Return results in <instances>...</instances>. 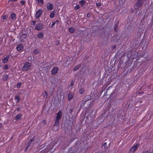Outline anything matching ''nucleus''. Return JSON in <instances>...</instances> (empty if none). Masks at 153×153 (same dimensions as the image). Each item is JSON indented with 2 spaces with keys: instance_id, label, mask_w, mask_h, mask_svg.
<instances>
[{
  "instance_id": "11",
  "label": "nucleus",
  "mask_w": 153,
  "mask_h": 153,
  "mask_svg": "<svg viewBox=\"0 0 153 153\" xmlns=\"http://www.w3.org/2000/svg\"><path fill=\"white\" fill-rule=\"evenodd\" d=\"M47 6L48 9L50 10H52L53 8V7L52 4L50 3L47 4Z\"/></svg>"
},
{
  "instance_id": "38",
  "label": "nucleus",
  "mask_w": 153,
  "mask_h": 153,
  "mask_svg": "<svg viewBox=\"0 0 153 153\" xmlns=\"http://www.w3.org/2000/svg\"><path fill=\"white\" fill-rule=\"evenodd\" d=\"M117 25H115V27H114V30L115 31H116L117 30Z\"/></svg>"
},
{
  "instance_id": "45",
  "label": "nucleus",
  "mask_w": 153,
  "mask_h": 153,
  "mask_svg": "<svg viewBox=\"0 0 153 153\" xmlns=\"http://www.w3.org/2000/svg\"><path fill=\"white\" fill-rule=\"evenodd\" d=\"M144 93L143 92H140V94H141V95H142V94H143Z\"/></svg>"
},
{
  "instance_id": "36",
  "label": "nucleus",
  "mask_w": 153,
  "mask_h": 153,
  "mask_svg": "<svg viewBox=\"0 0 153 153\" xmlns=\"http://www.w3.org/2000/svg\"><path fill=\"white\" fill-rule=\"evenodd\" d=\"M87 16L88 18H89L90 17V13H88L87 14Z\"/></svg>"
},
{
  "instance_id": "31",
  "label": "nucleus",
  "mask_w": 153,
  "mask_h": 153,
  "mask_svg": "<svg viewBox=\"0 0 153 153\" xmlns=\"http://www.w3.org/2000/svg\"><path fill=\"white\" fill-rule=\"evenodd\" d=\"M35 22H36V21H33L31 23V24L33 25H35Z\"/></svg>"
},
{
  "instance_id": "28",
  "label": "nucleus",
  "mask_w": 153,
  "mask_h": 153,
  "mask_svg": "<svg viewBox=\"0 0 153 153\" xmlns=\"http://www.w3.org/2000/svg\"><path fill=\"white\" fill-rule=\"evenodd\" d=\"M80 7V6L79 5L76 4V6L74 7V8L76 10H78Z\"/></svg>"
},
{
  "instance_id": "21",
  "label": "nucleus",
  "mask_w": 153,
  "mask_h": 153,
  "mask_svg": "<svg viewBox=\"0 0 153 153\" xmlns=\"http://www.w3.org/2000/svg\"><path fill=\"white\" fill-rule=\"evenodd\" d=\"M37 1L38 4L39 5H42L43 4V0H37Z\"/></svg>"
},
{
  "instance_id": "33",
  "label": "nucleus",
  "mask_w": 153,
  "mask_h": 153,
  "mask_svg": "<svg viewBox=\"0 0 153 153\" xmlns=\"http://www.w3.org/2000/svg\"><path fill=\"white\" fill-rule=\"evenodd\" d=\"M8 68V66L7 65H4L3 67V68L5 69H7Z\"/></svg>"
},
{
  "instance_id": "6",
  "label": "nucleus",
  "mask_w": 153,
  "mask_h": 153,
  "mask_svg": "<svg viewBox=\"0 0 153 153\" xmlns=\"http://www.w3.org/2000/svg\"><path fill=\"white\" fill-rule=\"evenodd\" d=\"M56 115V120H59L62 117V112L61 111H59L57 113Z\"/></svg>"
},
{
  "instance_id": "22",
  "label": "nucleus",
  "mask_w": 153,
  "mask_h": 153,
  "mask_svg": "<svg viewBox=\"0 0 153 153\" xmlns=\"http://www.w3.org/2000/svg\"><path fill=\"white\" fill-rule=\"evenodd\" d=\"M79 3L82 5V6H83L85 4V1L84 0H82L79 1Z\"/></svg>"
},
{
  "instance_id": "25",
  "label": "nucleus",
  "mask_w": 153,
  "mask_h": 153,
  "mask_svg": "<svg viewBox=\"0 0 153 153\" xmlns=\"http://www.w3.org/2000/svg\"><path fill=\"white\" fill-rule=\"evenodd\" d=\"M21 85H22V84L21 82H19L17 85V86H16L17 88H19L20 87Z\"/></svg>"
},
{
  "instance_id": "10",
  "label": "nucleus",
  "mask_w": 153,
  "mask_h": 153,
  "mask_svg": "<svg viewBox=\"0 0 153 153\" xmlns=\"http://www.w3.org/2000/svg\"><path fill=\"white\" fill-rule=\"evenodd\" d=\"M10 55H7V56L4 58L2 60V62L3 63H7L10 57Z\"/></svg>"
},
{
  "instance_id": "16",
  "label": "nucleus",
  "mask_w": 153,
  "mask_h": 153,
  "mask_svg": "<svg viewBox=\"0 0 153 153\" xmlns=\"http://www.w3.org/2000/svg\"><path fill=\"white\" fill-rule=\"evenodd\" d=\"M44 33L42 32L39 33L38 34V36L39 38H42L43 37Z\"/></svg>"
},
{
  "instance_id": "37",
  "label": "nucleus",
  "mask_w": 153,
  "mask_h": 153,
  "mask_svg": "<svg viewBox=\"0 0 153 153\" xmlns=\"http://www.w3.org/2000/svg\"><path fill=\"white\" fill-rule=\"evenodd\" d=\"M74 81H72L71 82V86H72L74 85Z\"/></svg>"
},
{
  "instance_id": "4",
  "label": "nucleus",
  "mask_w": 153,
  "mask_h": 153,
  "mask_svg": "<svg viewBox=\"0 0 153 153\" xmlns=\"http://www.w3.org/2000/svg\"><path fill=\"white\" fill-rule=\"evenodd\" d=\"M143 0H138L137 2L135 4L134 8L135 9H138L142 5L143 3Z\"/></svg>"
},
{
  "instance_id": "14",
  "label": "nucleus",
  "mask_w": 153,
  "mask_h": 153,
  "mask_svg": "<svg viewBox=\"0 0 153 153\" xmlns=\"http://www.w3.org/2000/svg\"><path fill=\"white\" fill-rule=\"evenodd\" d=\"M10 17L12 19H16V16L15 13H13L11 14Z\"/></svg>"
},
{
  "instance_id": "8",
  "label": "nucleus",
  "mask_w": 153,
  "mask_h": 153,
  "mask_svg": "<svg viewBox=\"0 0 153 153\" xmlns=\"http://www.w3.org/2000/svg\"><path fill=\"white\" fill-rule=\"evenodd\" d=\"M23 48L24 47L22 44H20L17 46L16 48L18 51H20L22 50Z\"/></svg>"
},
{
  "instance_id": "29",
  "label": "nucleus",
  "mask_w": 153,
  "mask_h": 153,
  "mask_svg": "<svg viewBox=\"0 0 153 153\" xmlns=\"http://www.w3.org/2000/svg\"><path fill=\"white\" fill-rule=\"evenodd\" d=\"M20 3L22 5H24L25 3V2L24 0H22L20 1Z\"/></svg>"
},
{
  "instance_id": "30",
  "label": "nucleus",
  "mask_w": 153,
  "mask_h": 153,
  "mask_svg": "<svg viewBox=\"0 0 153 153\" xmlns=\"http://www.w3.org/2000/svg\"><path fill=\"white\" fill-rule=\"evenodd\" d=\"M107 143H106V142H105L103 144L102 146L104 147V148H106V146H107Z\"/></svg>"
},
{
  "instance_id": "20",
  "label": "nucleus",
  "mask_w": 153,
  "mask_h": 153,
  "mask_svg": "<svg viewBox=\"0 0 153 153\" xmlns=\"http://www.w3.org/2000/svg\"><path fill=\"white\" fill-rule=\"evenodd\" d=\"M81 65L80 64H79L76 66H75L74 69V71H76L80 67Z\"/></svg>"
},
{
  "instance_id": "42",
  "label": "nucleus",
  "mask_w": 153,
  "mask_h": 153,
  "mask_svg": "<svg viewBox=\"0 0 153 153\" xmlns=\"http://www.w3.org/2000/svg\"><path fill=\"white\" fill-rule=\"evenodd\" d=\"M42 122H43V124H45L46 123V121L45 120H43Z\"/></svg>"
},
{
  "instance_id": "39",
  "label": "nucleus",
  "mask_w": 153,
  "mask_h": 153,
  "mask_svg": "<svg viewBox=\"0 0 153 153\" xmlns=\"http://www.w3.org/2000/svg\"><path fill=\"white\" fill-rule=\"evenodd\" d=\"M18 0H9V1L15 2L17 1Z\"/></svg>"
},
{
  "instance_id": "27",
  "label": "nucleus",
  "mask_w": 153,
  "mask_h": 153,
  "mask_svg": "<svg viewBox=\"0 0 153 153\" xmlns=\"http://www.w3.org/2000/svg\"><path fill=\"white\" fill-rule=\"evenodd\" d=\"M7 18H8V16L7 15L3 16L2 17V19L3 20H6V19H7Z\"/></svg>"
},
{
  "instance_id": "2",
  "label": "nucleus",
  "mask_w": 153,
  "mask_h": 153,
  "mask_svg": "<svg viewBox=\"0 0 153 153\" xmlns=\"http://www.w3.org/2000/svg\"><path fill=\"white\" fill-rule=\"evenodd\" d=\"M44 27V25L42 23H40L37 24L35 28V29L37 30H39L43 29Z\"/></svg>"
},
{
  "instance_id": "41",
  "label": "nucleus",
  "mask_w": 153,
  "mask_h": 153,
  "mask_svg": "<svg viewBox=\"0 0 153 153\" xmlns=\"http://www.w3.org/2000/svg\"><path fill=\"white\" fill-rule=\"evenodd\" d=\"M33 138H32V139H31L29 141V143H31L32 141H33Z\"/></svg>"
},
{
  "instance_id": "35",
  "label": "nucleus",
  "mask_w": 153,
  "mask_h": 153,
  "mask_svg": "<svg viewBox=\"0 0 153 153\" xmlns=\"http://www.w3.org/2000/svg\"><path fill=\"white\" fill-rule=\"evenodd\" d=\"M96 5L98 7H99L100 6L101 4L100 3H97L96 4Z\"/></svg>"
},
{
  "instance_id": "44",
  "label": "nucleus",
  "mask_w": 153,
  "mask_h": 153,
  "mask_svg": "<svg viewBox=\"0 0 153 153\" xmlns=\"http://www.w3.org/2000/svg\"><path fill=\"white\" fill-rule=\"evenodd\" d=\"M56 22V23H57V24H58V20H56V22Z\"/></svg>"
},
{
  "instance_id": "23",
  "label": "nucleus",
  "mask_w": 153,
  "mask_h": 153,
  "mask_svg": "<svg viewBox=\"0 0 153 153\" xmlns=\"http://www.w3.org/2000/svg\"><path fill=\"white\" fill-rule=\"evenodd\" d=\"M85 91L84 89L83 88H81L79 90V93L81 94H83Z\"/></svg>"
},
{
  "instance_id": "5",
  "label": "nucleus",
  "mask_w": 153,
  "mask_h": 153,
  "mask_svg": "<svg viewBox=\"0 0 153 153\" xmlns=\"http://www.w3.org/2000/svg\"><path fill=\"white\" fill-rule=\"evenodd\" d=\"M139 145L138 144H137L135 146H133L131 149L129 153H134L136 151L139 147Z\"/></svg>"
},
{
  "instance_id": "26",
  "label": "nucleus",
  "mask_w": 153,
  "mask_h": 153,
  "mask_svg": "<svg viewBox=\"0 0 153 153\" xmlns=\"http://www.w3.org/2000/svg\"><path fill=\"white\" fill-rule=\"evenodd\" d=\"M39 52V51L38 49H35L33 51V53L35 54H37Z\"/></svg>"
},
{
  "instance_id": "17",
  "label": "nucleus",
  "mask_w": 153,
  "mask_h": 153,
  "mask_svg": "<svg viewBox=\"0 0 153 153\" xmlns=\"http://www.w3.org/2000/svg\"><path fill=\"white\" fill-rule=\"evenodd\" d=\"M55 13V12L54 11H52L51 13H50V17L51 18H53L54 17Z\"/></svg>"
},
{
  "instance_id": "12",
  "label": "nucleus",
  "mask_w": 153,
  "mask_h": 153,
  "mask_svg": "<svg viewBox=\"0 0 153 153\" xmlns=\"http://www.w3.org/2000/svg\"><path fill=\"white\" fill-rule=\"evenodd\" d=\"M22 116V114H18L15 118V120H18L20 119Z\"/></svg>"
},
{
  "instance_id": "1",
  "label": "nucleus",
  "mask_w": 153,
  "mask_h": 153,
  "mask_svg": "<svg viewBox=\"0 0 153 153\" xmlns=\"http://www.w3.org/2000/svg\"><path fill=\"white\" fill-rule=\"evenodd\" d=\"M31 66V63L28 62H26L24 64L22 68V70L23 71H26L30 69Z\"/></svg>"
},
{
  "instance_id": "32",
  "label": "nucleus",
  "mask_w": 153,
  "mask_h": 153,
  "mask_svg": "<svg viewBox=\"0 0 153 153\" xmlns=\"http://www.w3.org/2000/svg\"><path fill=\"white\" fill-rule=\"evenodd\" d=\"M56 24L55 22H53L52 23V24H51V27H53V26L55 25Z\"/></svg>"
},
{
  "instance_id": "40",
  "label": "nucleus",
  "mask_w": 153,
  "mask_h": 153,
  "mask_svg": "<svg viewBox=\"0 0 153 153\" xmlns=\"http://www.w3.org/2000/svg\"><path fill=\"white\" fill-rule=\"evenodd\" d=\"M20 110V108H19V107L17 108H16V110L18 111H19Z\"/></svg>"
},
{
  "instance_id": "18",
  "label": "nucleus",
  "mask_w": 153,
  "mask_h": 153,
  "mask_svg": "<svg viewBox=\"0 0 153 153\" xmlns=\"http://www.w3.org/2000/svg\"><path fill=\"white\" fill-rule=\"evenodd\" d=\"M14 100L16 102V103H18L20 100V97L19 96H16L15 97Z\"/></svg>"
},
{
  "instance_id": "43",
  "label": "nucleus",
  "mask_w": 153,
  "mask_h": 153,
  "mask_svg": "<svg viewBox=\"0 0 153 153\" xmlns=\"http://www.w3.org/2000/svg\"><path fill=\"white\" fill-rule=\"evenodd\" d=\"M116 46L115 45H114V46H112V48L113 49H114L115 48H116Z\"/></svg>"
},
{
  "instance_id": "13",
  "label": "nucleus",
  "mask_w": 153,
  "mask_h": 153,
  "mask_svg": "<svg viewBox=\"0 0 153 153\" xmlns=\"http://www.w3.org/2000/svg\"><path fill=\"white\" fill-rule=\"evenodd\" d=\"M27 35L25 34H23L21 36L20 39L22 42H23L24 39H25Z\"/></svg>"
},
{
  "instance_id": "34",
  "label": "nucleus",
  "mask_w": 153,
  "mask_h": 153,
  "mask_svg": "<svg viewBox=\"0 0 153 153\" xmlns=\"http://www.w3.org/2000/svg\"><path fill=\"white\" fill-rule=\"evenodd\" d=\"M143 153H151V151H149V150H147L145 152H144Z\"/></svg>"
},
{
  "instance_id": "24",
  "label": "nucleus",
  "mask_w": 153,
  "mask_h": 153,
  "mask_svg": "<svg viewBox=\"0 0 153 153\" xmlns=\"http://www.w3.org/2000/svg\"><path fill=\"white\" fill-rule=\"evenodd\" d=\"M44 97L46 98L47 97L48 94L46 91H44L43 93Z\"/></svg>"
},
{
  "instance_id": "7",
  "label": "nucleus",
  "mask_w": 153,
  "mask_h": 153,
  "mask_svg": "<svg viewBox=\"0 0 153 153\" xmlns=\"http://www.w3.org/2000/svg\"><path fill=\"white\" fill-rule=\"evenodd\" d=\"M58 68L57 67H54L51 70V73L52 74H56L58 72Z\"/></svg>"
},
{
  "instance_id": "46",
  "label": "nucleus",
  "mask_w": 153,
  "mask_h": 153,
  "mask_svg": "<svg viewBox=\"0 0 153 153\" xmlns=\"http://www.w3.org/2000/svg\"><path fill=\"white\" fill-rule=\"evenodd\" d=\"M97 153H99V152H97Z\"/></svg>"
},
{
  "instance_id": "9",
  "label": "nucleus",
  "mask_w": 153,
  "mask_h": 153,
  "mask_svg": "<svg viewBox=\"0 0 153 153\" xmlns=\"http://www.w3.org/2000/svg\"><path fill=\"white\" fill-rule=\"evenodd\" d=\"M74 96V93L72 92H70L69 93L68 96V100H71Z\"/></svg>"
},
{
  "instance_id": "15",
  "label": "nucleus",
  "mask_w": 153,
  "mask_h": 153,
  "mask_svg": "<svg viewBox=\"0 0 153 153\" xmlns=\"http://www.w3.org/2000/svg\"><path fill=\"white\" fill-rule=\"evenodd\" d=\"M75 30V29L72 27H70L69 28V31L71 33H73Z\"/></svg>"
},
{
  "instance_id": "19",
  "label": "nucleus",
  "mask_w": 153,
  "mask_h": 153,
  "mask_svg": "<svg viewBox=\"0 0 153 153\" xmlns=\"http://www.w3.org/2000/svg\"><path fill=\"white\" fill-rule=\"evenodd\" d=\"M59 120H56L55 122L54 125V126L58 127L59 126Z\"/></svg>"
},
{
  "instance_id": "3",
  "label": "nucleus",
  "mask_w": 153,
  "mask_h": 153,
  "mask_svg": "<svg viewBox=\"0 0 153 153\" xmlns=\"http://www.w3.org/2000/svg\"><path fill=\"white\" fill-rule=\"evenodd\" d=\"M43 10L42 9H39L38 10H37L36 13L35 17L36 18H39L41 14L43 13Z\"/></svg>"
}]
</instances>
